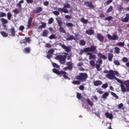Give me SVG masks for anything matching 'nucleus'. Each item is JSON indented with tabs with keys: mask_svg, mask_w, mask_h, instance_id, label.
<instances>
[{
	"mask_svg": "<svg viewBox=\"0 0 129 129\" xmlns=\"http://www.w3.org/2000/svg\"><path fill=\"white\" fill-rule=\"evenodd\" d=\"M103 72L105 74L108 73L107 75H106V77H107L108 79H110V80L111 79L113 75H116V76H118L119 75L118 72L116 71H113L112 70H110L109 71L105 70Z\"/></svg>",
	"mask_w": 129,
	"mask_h": 129,
	"instance_id": "f257e3e1",
	"label": "nucleus"
},
{
	"mask_svg": "<svg viewBox=\"0 0 129 129\" xmlns=\"http://www.w3.org/2000/svg\"><path fill=\"white\" fill-rule=\"evenodd\" d=\"M52 72L55 74H56L57 75H58V76H60V77L61 76H63V77L64 78V79H68V80H70V78L67 76V73L66 72L63 71H59V70L56 69L55 68H54L52 69Z\"/></svg>",
	"mask_w": 129,
	"mask_h": 129,
	"instance_id": "f03ea898",
	"label": "nucleus"
},
{
	"mask_svg": "<svg viewBox=\"0 0 129 129\" xmlns=\"http://www.w3.org/2000/svg\"><path fill=\"white\" fill-rule=\"evenodd\" d=\"M87 78H88V75L86 73H80L79 76L76 77V79L79 80V81H81V82H85Z\"/></svg>",
	"mask_w": 129,
	"mask_h": 129,
	"instance_id": "7ed1b4c3",
	"label": "nucleus"
},
{
	"mask_svg": "<svg viewBox=\"0 0 129 129\" xmlns=\"http://www.w3.org/2000/svg\"><path fill=\"white\" fill-rule=\"evenodd\" d=\"M56 21H57V23H58L59 27H60L59 28V31L60 33H62V34H66V30L64 29V28L62 27V21L61 20L60 17L56 18Z\"/></svg>",
	"mask_w": 129,
	"mask_h": 129,
	"instance_id": "20e7f679",
	"label": "nucleus"
},
{
	"mask_svg": "<svg viewBox=\"0 0 129 129\" xmlns=\"http://www.w3.org/2000/svg\"><path fill=\"white\" fill-rule=\"evenodd\" d=\"M66 55H63L61 54L57 55L55 57V59H56V60H58L60 64H65V63L66 62Z\"/></svg>",
	"mask_w": 129,
	"mask_h": 129,
	"instance_id": "39448f33",
	"label": "nucleus"
},
{
	"mask_svg": "<svg viewBox=\"0 0 129 129\" xmlns=\"http://www.w3.org/2000/svg\"><path fill=\"white\" fill-rule=\"evenodd\" d=\"M102 59L101 58H98L97 61H96V68L97 70V71H101V68H100V66L102 64Z\"/></svg>",
	"mask_w": 129,
	"mask_h": 129,
	"instance_id": "423d86ee",
	"label": "nucleus"
},
{
	"mask_svg": "<svg viewBox=\"0 0 129 129\" xmlns=\"http://www.w3.org/2000/svg\"><path fill=\"white\" fill-rule=\"evenodd\" d=\"M86 48L88 52H92L94 54L97 53V48L96 46L91 45L90 47H86Z\"/></svg>",
	"mask_w": 129,
	"mask_h": 129,
	"instance_id": "0eeeda50",
	"label": "nucleus"
},
{
	"mask_svg": "<svg viewBox=\"0 0 129 129\" xmlns=\"http://www.w3.org/2000/svg\"><path fill=\"white\" fill-rule=\"evenodd\" d=\"M58 45L62 48V49H64L65 50L66 52H69L70 51H71V48H70V46H67L65 45L64 44H63L62 43H59Z\"/></svg>",
	"mask_w": 129,
	"mask_h": 129,
	"instance_id": "6e6552de",
	"label": "nucleus"
},
{
	"mask_svg": "<svg viewBox=\"0 0 129 129\" xmlns=\"http://www.w3.org/2000/svg\"><path fill=\"white\" fill-rule=\"evenodd\" d=\"M96 38L99 42H103L104 41V36L101 33H97Z\"/></svg>",
	"mask_w": 129,
	"mask_h": 129,
	"instance_id": "1a4fd4ad",
	"label": "nucleus"
},
{
	"mask_svg": "<svg viewBox=\"0 0 129 129\" xmlns=\"http://www.w3.org/2000/svg\"><path fill=\"white\" fill-rule=\"evenodd\" d=\"M84 5L86 6V7H88L91 9H94V5L92 4V2L89 1H86L84 2Z\"/></svg>",
	"mask_w": 129,
	"mask_h": 129,
	"instance_id": "9d476101",
	"label": "nucleus"
},
{
	"mask_svg": "<svg viewBox=\"0 0 129 129\" xmlns=\"http://www.w3.org/2000/svg\"><path fill=\"white\" fill-rule=\"evenodd\" d=\"M87 54L89 55V60H95V59H96V55L94 54L93 53L87 52Z\"/></svg>",
	"mask_w": 129,
	"mask_h": 129,
	"instance_id": "9b49d317",
	"label": "nucleus"
},
{
	"mask_svg": "<svg viewBox=\"0 0 129 129\" xmlns=\"http://www.w3.org/2000/svg\"><path fill=\"white\" fill-rule=\"evenodd\" d=\"M57 10L58 12H59V13H64V14H68V13H69L68 9L64 8H58Z\"/></svg>",
	"mask_w": 129,
	"mask_h": 129,
	"instance_id": "f8f14e48",
	"label": "nucleus"
},
{
	"mask_svg": "<svg viewBox=\"0 0 129 129\" xmlns=\"http://www.w3.org/2000/svg\"><path fill=\"white\" fill-rule=\"evenodd\" d=\"M43 11V8L38 7L36 8V10H33V13L34 14H39V13H41Z\"/></svg>",
	"mask_w": 129,
	"mask_h": 129,
	"instance_id": "ddd939ff",
	"label": "nucleus"
},
{
	"mask_svg": "<svg viewBox=\"0 0 129 129\" xmlns=\"http://www.w3.org/2000/svg\"><path fill=\"white\" fill-rule=\"evenodd\" d=\"M68 38H67V41H72V40H75V37L73 35H71L68 33L67 35Z\"/></svg>",
	"mask_w": 129,
	"mask_h": 129,
	"instance_id": "4468645a",
	"label": "nucleus"
},
{
	"mask_svg": "<svg viewBox=\"0 0 129 129\" xmlns=\"http://www.w3.org/2000/svg\"><path fill=\"white\" fill-rule=\"evenodd\" d=\"M115 75H113V76L112 77V78H111L110 80H113V79H114L115 80H116L118 83H120V84H122V81H121V80H119V79L116 78Z\"/></svg>",
	"mask_w": 129,
	"mask_h": 129,
	"instance_id": "2eb2a0df",
	"label": "nucleus"
},
{
	"mask_svg": "<svg viewBox=\"0 0 129 129\" xmlns=\"http://www.w3.org/2000/svg\"><path fill=\"white\" fill-rule=\"evenodd\" d=\"M115 75H113V76L112 77V78H111L110 80H113V79H114L115 80H116L118 83H120V84H122V81H121V80H119V79L116 78Z\"/></svg>",
	"mask_w": 129,
	"mask_h": 129,
	"instance_id": "dca6fc26",
	"label": "nucleus"
},
{
	"mask_svg": "<svg viewBox=\"0 0 129 129\" xmlns=\"http://www.w3.org/2000/svg\"><path fill=\"white\" fill-rule=\"evenodd\" d=\"M93 83L95 86H100V85H102V82L100 80L94 81Z\"/></svg>",
	"mask_w": 129,
	"mask_h": 129,
	"instance_id": "f3484780",
	"label": "nucleus"
},
{
	"mask_svg": "<svg viewBox=\"0 0 129 129\" xmlns=\"http://www.w3.org/2000/svg\"><path fill=\"white\" fill-rule=\"evenodd\" d=\"M32 22H33V18L29 17V18L28 19V23H27V28L28 29L31 27Z\"/></svg>",
	"mask_w": 129,
	"mask_h": 129,
	"instance_id": "a211bd4d",
	"label": "nucleus"
},
{
	"mask_svg": "<svg viewBox=\"0 0 129 129\" xmlns=\"http://www.w3.org/2000/svg\"><path fill=\"white\" fill-rule=\"evenodd\" d=\"M128 20H129V14H126V16L125 17V18L121 19L122 22H123L124 23H127V22H128Z\"/></svg>",
	"mask_w": 129,
	"mask_h": 129,
	"instance_id": "6ab92c4d",
	"label": "nucleus"
},
{
	"mask_svg": "<svg viewBox=\"0 0 129 129\" xmlns=\"http://www.w3.org/2000/svg\"><path fill=\"white\" fill-rule=\"evenodd\" d=\"M86 34L87 35H89L90 36H91L94 34V31L92 29H88L85 32Z\"/></svg>",
	"mask_w": 129,
	"mask_h": 129,
	"instance_id": "aec40b11",
	"label": "nucleus"
},
{
	"mask_svg": "<svg viewBox=\"0 0 129 129\" xmlns=\"http://www.w3.org/2000/svg\"><path fill=\"white\" fill-rule=\"evenodd\" d=\"M98 56L99 57V58L103 59V60H106V59H107V57L101 53H99Z\"/></svg>",
	"mask_w": 129,
	"mask_h": 129,
	"instance_id": "412c9836",
	"label": "nucleus"
},
{
	"mask_svg": "<svg viewBox=\"0 0 129 129\" xmlns=\"http://www.w3.org/2000/svg\"><path fill=\"white\" fill-rule=\"evenodd\" d=\"M105 115L106 116V117L107 118H109V119H112L113 118V116L112 115V114H109L108 112H107L105 113Z\"/></svg>",
	"mask_w": 129,
	"mask_h": 129,
	"instance_id": "4be33fe9",
	"label": "nucleus"
},
{
	"mask_svg": "<svg viewBox=\"0 0 129 129\" xmlns=\"http://www.w3.org/2000/svg\"><path fill=\"white\" fill-rule=\"evenodd\" d=\"M67 66L71 70L73 69V63L71 61H68L67 62Z\"/></svg>",
	"mask_w": 129,
	"mask_h": 129,
	"instance_id": "5701e85b",
	"label": "nucleus"
},
{
	"mask_svg": "<svg viewBox=\"0 0 129 129\" xmlns=\"http://www.w3.org/2000/svg\"><path fill=\"white\" fill-rule=\"evenodd\" d=\"M30 41H31L30 37H25V40L22 41L21 44H26V43H30Z\"/></svg>",
	"mask_w": 129,
	"mask_h": 129,
	"instance_id": "b1692460",
	"label": "nucleus"
},
{
	"mask_svg": "<svg viewBox=\"0 0 129 129\" xmlns=\"http://www.w3.org/2000/svg\"><path fill=\"white\" fill-rule=\"evenodd\" d=\"M120 87H121V91H122V92H123V93H124V92H126V91H127V89L125 88V87L124 86V85L121 84Z\"/></svg>",
	"mask_w": 129,
	"mask_h": 129,
	"instance_id": "393cba45",
	"label": "nucleus"
},
{
	"mask_svg": "<svg viewBox=\"0 0 129 129\" xmlns=\"http://www.w3.org/2000/svg\"><path fill=\"white\" fill-rule=\"evenodd\" d=\"M123 84L125 85L126 88H128L127 89V91H128L129 92V80L125 81Z\"/></svg>",
	"mask_w": 129,
	"mask_h": 129,
	"instance_id": "a878e982",
	"label": "nucleus"
},
{
	"mask_svg": "<svg viewBox=\"0 0 129 129\" xmlns=\"http://www.w3.org/2000/svg\"><path fill=\"white\" fill-rule=\"evenodd\" d=\"M113 58V54L112 53L108 54V59L110 62H111V61H112Z\"/></svg>",
	"mask_w": 129,
	"mask_h": 129,
	"instance_id": "bb28decb",
	"label": "nucleus"
},
{
	"mask_svg": "<svg viewBox=\"0 0 129 129\" xmlns=\"http://www.w3.org/2000/svg\"><path fill=\"white\" fill-rule=\"evenodd\" d=\"M114 49L116 54H119L120 53V48L119 47L115 46Z\"/></svg>",
	"mask_w": 129,
	"mask_h": 129,
	"instance_id": "cd10ccee",
	"label": "nucleus"
},
{
	"mask_svg": "<svg viewBox=\"0 0 129 129\" xmlns=\"http://www.w3.org/2000/svg\"><path fill=\"white\" fill-rule=\"evenodd\" d=\"M109 96V93H108V92H105L102 96V98H103V99H106V98H107V97Z\"/></svg>",
	"mask_w": 129,
	"mask_h": 129,
	"instance_id": "c85d7f7f",
	"label": "nucleus"
},
{
	"mask_svg": "<svg viewBox=\"0 0 129 129\" xmlns=\"http://www.w3.org/2000/svg\"><path fill=\"white\" fill-rule=\"evenodd\" d=\"M31 48L30 47H26L24 49V52L26 53L27 54H29V53H31Z\"/></svg>",
	"mask_w": 129,
	"mask_h": 129,
	"instance_id": "c756f323",
	"label": "nucleus"
},
{
	"mask_svg": "<svg viewBox=\"0 0 129 129\" xmlns=\"http://www.w3.org/2000/svg\"><path fill=\"white\" fill-rule=\"evenodd\" d=\"M81 22L83 24H87L88 23V20L85 19L84 17L81 19Z\"/></svg>",
	"mask_w": 129,
	"mask_h": 129,
	"instance_id": "7c9ffc66",
	"label": "nucleus"
},
{
	"mask_svg": "<svg viewBox=\"0 0 129 129\" xmlns=\"http://www.w3.org/2000/svg\"><path fill=\"white\" fill-rule=\"evenodd\" d=\"M66 25L67 27H68L69 28V27L72 28L73 27H75V25H74V24H73L72 23L67 22Z\"/></svg>",
	"mask_w": 129,
	"mask_h": 129,
	"instance_id": "2f4dec72",
	"label": "nucleus"
},
{
	"mask_svg": "<svg viewBox=\"0 0 129 129\" xmlns=\"http://www.w3.org/2000/svg\"><path fill=\"white\" fill-rule=\"evenodd\" d=\"M10 31L13 36H15L16 35V31H15V27H12Z\"/></svg>",
	"mask_w": 129,
	"mask_h": 129,
	"instance_id": "473e14b6",
	"label": "nucleus"
},
{
	"mask_svg": "<svg viewBox=\"0 0 129 129\" xmlns=\"http://www.w3.org/2000/svg\"><path fill=\"white\" fill-rule=\"evenodd\" d=\"M87 49L86 47H85L84 49H81L79 53L80 55H82L84 52L87 53L88 51L87 50Z\"/></svg>",
	"mask_w": 129,
	"mask_h": 129,
	"instance_id": "72a5a7b5",
	"label": "nucleus"
},
{
	"mask_svg": "<svg viewBox=\"0 0 129 129\" xmlns=\"http://www.w3.org/2000/svg\"><path fill=\"white\" fill-rule=\"evenodd\" d=\"M1 22L2 23V25H6V24H8V20L5 18L1 19Z\"/></svg>",
	"mask_w": 129,
	"mask_h": 129,
	"instance_id": "f704fd0d",
	"label": "nucleus"
},
{
	"mask_svg": "<svg viewBox=\"0 0 129 129\" xmlns=\"http://www.w3.org/2000/svg\"><path fill=\"white\" fill-rule=\"evenodd\" d=\"M111 95L113 96L115 98V99H118V98H119L118 96H117L116 94H115V93L113 92H111Z\"/></svg>",
	"mask_w": 129,
	"mask_h": 129,
	"instance_id": "c9c22d12",
	"label": "nucleus"
},
{
	"mask_svg": "<svg viewBox=\"0 0 129 129\" xmlns=\"http://www.w3.org/2000/svg\"><path fill=\"white\" fill-rule=\"evenodd\" d=\"M48 30H45L43 31V33H42V36L43 37H47L48 36Z\"/></svg>",
	"mask_w": 129,
	"mask_h": 129,
	"instance_id": "e433bc0d",
	"label": "nucleus"
},
{
	"mask_svg": "<svg viewBox=\"0 0 129 129\" xmlns=\"http://www.w3.org/2000/svg\"><path fill=\"white\" fill-rule=\"evenodd\" d=\"M80 45H81V46H85V45H86V42H85L84 40L82 39L80 41Z\"/></svg>",
	"mask_w": 129,
	"mask_h": 129,
	"instance_id": "4c0bfd02",
	"label": "nucleus"
},
{
	"mask_svg": "<svg viewBox=\"0 0 129 129\" xmlns=\"http://www.w3.org/2000/svg\"><path fill=\"white\" fill-rule=\"evenodd\" d=\"M1 34L2 36H3V37H5V38L8 37V36H9V34H8L5 31H2L1 32Z\"/></svg>",
	"mask_w": 129,
	"mask_h": 129,
	"instance_id": "58836bf2",
	"label": "nucleus"
},
{
	"mask_svg": "<svg viewBox=\"0 0 129 129\" xmlns=\"http://www.w3.org/2000/svg\"><path fill=\"white\" fill-rule=\"evenodd\" d=\"M82 97V96L81 95V93H77V98H78V99L80 100ZM82 98H84V97H82Z\"/></svg>",
	"mask_w": 129,
	"mask_h": 129,
	"instance_id": "ea45409f",
	"label": "nucleus"
},
{
	"mask_svg": "<svg viewBox=\"0 0 129 129\" xmlns=\"http://www.w3.org/2000/svg\"><path fill=\"white\" fill-rule=\"evenodd\" d=\"M42 25L39 26V29H43L46 28V24L44 22H41Z\"/></svg>",
	"mask_w": 129,
	"mask_h": 129,
	"instance_id": "a19ab883",
	"label": "nucleus"
},
{
	"mask_svg": "<svg viewBox=\"0 0 129 129\" xmlns=\"http://www.w3.org/2000/svg\"><path fill=\"white\" fill-rule=\"evenodd\" d=\"M112 40H113V41H115V40H118V36L115 34H114L112 36Z\"/></svg>",
	"mask_w": 129,
	"mask_h": 129,
	"instance_id": "79ce46f5",
	"label": "nucleus"
},
{
	"mask_svg": "<svg viewBox=\"0 0 129 129\" xmlns=\"http://www.w3.org/2000/svg\"><path fill=\"white\" fill-rule=\"evenodd\" d=\"M13 13H14V15H18V14H20V10L16 8L15 9L13 10Z\"/></svg>",
	"mask_w": 129,
	"mask_h": 129,
	"instance_id": "37998d69",
	"label": "nucleus"
},
{
	"mask_svg": "<svg viewBox=\"0 0 129 129\" xmlns=\"http://www.w3.org/2000/svg\"><path fill=\"white\" fill-rule=\"evenodd\" d=\"M54 52H55V50L51 48L48 51V54H50V55H52L54 53Z\"/></svg>",
	"mask_w": 129,
	"mask_h": 129,
	"instance_id": "c03bdc74",
	"label": "nucleus"
},
{
	"mask_svg": "<svg viewBox=\"0 0 129 129\" xmlns=\"http://www.w3.org/2000/svg\"><path fill=\"white\" fill-rule=\"evenodd\" d=\"M87 102H88V104L89 105H90V106H91V107H92V106H93V103H92V102H91L90 99H87Z\"/></svg>",
	"mask_w": 129,
	"mask_h": 129,
	"instance_id": "a18cd8bd",
	"label": "nucleus"
},
{
	"mask_svg": "<svg viewBox=\"0 0 129 129\" xmlns=\"http://www.w3.org/2000/svg\"><path fill=\"white\" fill-rule=\"evenodd\" d=\"M74 85H79L80 84V81H74L72 82Z\"/></svg>",
	"mask_w": 129,
	"mask_h": 129,
	"instance_id": "49530a36",
	"label": "nucleus"
},
{
	"mask_svg": "<svg viewBox=\"0 0 129 129\" xmlns=\"http://www.w3.org/2000/svg\"><path fill=\"white\" fill-rule=\"evenodd\" d=\"M113 63L115 65H116L117 66H119V65H120V62H119V61H118V60H114Z\"/></svg>",
	"mask_w": 129,
	"mask_h": 129,
	"instance_id": "de8ad7c7",
	"label": "nucleus"
},
{
	"mask_svg": "<svg viewBox=\"0 0 129 129\" xmlns=\"http://www.w3.org/2000/svg\"><path fill=\"white\" fill-rule=\"evenodd\" d=\"M116 46H119V47H122L124 46V42H118L117 43Z\"/></svg>",
	"mask_w": 129,
	"mask_h": 129,
	"instance_id": "09e8293b",
	"label": "nucleus"
},
{
	"mask_svg": "<svg viewBox=\"0 0 129 129\" xmlns=\"http://www.w3.org/2000/svg\"><path fill=\"white\" fill-rule=\"evenodd\" d=\"M89 63L92 67H93V66H95V61H94V60H91Z\"/></svg>",
	"mask_w": 129,
	"mask_h": 129,
	"instance_id": "8fccbe9b",
	"label": "nucleus"
},
{
	"mask_svg": "<svg viewBox=\"0 0 129 129\" xmlns=\"http://www.w3.org/2000/svg\"><path fill=\"white\" fill-rule=\"evenodd\" d=\"M12 13L11 12H8L7 14V18L8 19V20H11V19L12 18Z\"/></svg>",
	"mask_w": 129,
	"mask_h": 129,
	"instance_id": "3c124183",
	"label": "nucleus"
},
{
	"mask_svg": "<svg viewBox=\"0 0 129 129\" xmlns=\"http://www.w3.org/2000/svg\"><path fill=\"white\" fill-rule=\"evenodd\" d=\"M70 7H71L70 4L68 3H66L64 4L63 8L66 9V8H68V9H70Z\"/></svg>",
	"mask_w": 129,
	"mask_h": 129,
	"instance_id": "603ef678",
	"label": "nucleus"
},
{
	"mask_svg": "<svg viewBox=\"0 0 129 129\" xmlns=\"http://www.w3.org/2000/svg\"><path fill=\"white\" fill-rule=\"evenodd\" d=\"M113 19V17L112 16H108L105 19V21H111Z\"/></svg>",
	"mask_w": 129,
	"mask_h": 129,
	"instance_id": "864d4df0",
	"label": "nucleus"
},
{
	"mask_svg": "<svg viewBox=\"0 0 129 129\" xmlns=\"http://www.w3.org/2000/svg\"><path fill=\"white\" fill-rule=\"evenodd\" d=\"M107 87H108V84L107 83H105L102 85V88H103L104 89H106Z\"/></svg>",
	"mask_w": 129,
	"mask_h": 129,
	"instance_id": "5fc2aeb1",
	"label": "nucleus"
},
{
	"mask_svg": "<svg viewBox=\"0 0 129 129\" xmlns=\"http://www.w3.org/2000/svg\"><path fill=\"white\" fill-rule=\"evenodd\" d=\"M53 22H54V19H53V18H49V19L48 20L49 25H51V24H52Z\"/></svg>",
	"mask_w": 129,
	"mask_h": 129,
	"instance_id": "6e6d98bb",
	"label": "nucleus"
},
{
	"mask_svg": "<svg viewBox=\"0 0 129 129\" xmlns=\"http://www.w3.org/2000/svg\"><path fill=\"white\" fill-rule=\"evenodd\" d=\"M52 14L54 15L55 16H59L60 15V13L59 11H54L52 12Z\"/></svg>",
	"mask_w": 129,
	"mask_h": 129,
	"instance_id": "4d7b16f0",
	"label": "nucleus"
},
{
	"mask_svg": "<svg viewBox=\"0 0 129 129\" xmlns=\"http://www.w3.org/2000/svg\"><path fill=\"white\" fill-rule=\"evenodd\" d=\"M52 66L55 68H60V66L55 62L52 63Z\"/></svg>",
	"mask_w": 129,
	"mask_h": 129,
	"instance_id": "13d9d810",
	"label": "nucleus"
},
{
	"mask_svg": "<svg viewBox=\"0 0 129 129\" xmlns=\"http://www.w3.org/2000/svg\"><path fill=\"white\" fill-rule=\"evenodd\" d=\"M112 10H113V7H112V6H110L109 8L107 9V13H109L111 12Z\"/></svg>",
	"mask_w": 129,
	"mask_h": 129,
	"instance_id": "bf43d9fd",
	"label": "nucleus"
},
{
	"mask_svg": "<svg viewBox=\"0 0 129 129\" xmlns=\"http://www.w3.org/2000/svg\"><path fill=\"white\" fill-rule=\"evenodd\" d=\"M55 36L54 34H51V35L49 37V39L50 40H53V39H55Z\"/></svg>",
	"mask_w": 129,
	"mask_h": 129,
	"instance_id": "052dcab7",
	"label": "nucleus"
},
{
	"mask_svg": "<svg viewBox=\"0 0 129 129\" xmlns=\"http://www.w3.org/2000/svg\"><path fill=\"white\" fill-rule=\"evenodd\" d=\"M19 30L20 31H21V32H23V31L25 30V26L23 25L20 26L19 27Z\"/></svg>",
	"mask_w": 129,
	"mask_h": 129,
	"instance_id": "680f3d73",
	"label": "nucleus"
},
{
	"mask_svg": "<svg viewBox=\"0 0 129 129\" xmlns=\"http://www.w3.org/2000/svg\"><path fill=\"white\" fill-rule=\"evenodd\" d=\"M122 107H123V104L122 103H121L118 105V109H121Z\"/></svg>",
	"mask_w": 129,
	"mask_h": 129,
	"instance_id": "e2e57ef3",
	"label": "nucleus"
},
{
	"mask_svg": "<svg viewBox=\"0 0 129 129\" xmlns=\"http://www.w3.org/2000/svg\"><path fill=\"white\" fill-rule=\"evenodd\" d=\"M122 62H126L127 61H128V59L126 57H124L122 59Z\"/></svg>",
	"mask_w": 129,
	"mask_h": 129,
	"instance_id": "0e129e2a",
	"label": "nucleus"
},
{
	"mask_svg": "<svg viewBox=\"0 0 129 129\" xmlns=\"http://www.w3.org/2000/svg\"><path fill=\"white\" fill-rule=\"evenodd\" d=\"M6 13H4V12H1L0 13V17L1 18H3L4 17H6Z\"/></svg>",
	"mask_w": 129,
	"mask_h": 129,
	"instance_id": "69168bd1",
	"label": "nucleus"
},
{
	"mask_svg": "<svg viewBox=\"0 0 129 129\" xmlns=\"http://www.w3.org/2000/svg\"><path fill=\"white\" fill-rule=\"evenodd\" d=\"M46 48H52V45L50 43H46L45 44Z\"/></svg>",
	"mask_w": 129,
	"mask_h": 129,
	"instance_id": "338daca9",
	"label": "nucleus"
},
{
	"mask_svg": "<svg viewBox=\"0 0 129 129\" xmlns=\"http://www.w3.org/2000/svg\"><path fill=\"white\" fill-rule=\"evenodd\" d=\"M43 5H44V6L48 7V6H49V2L45 1V2H43Z\"/></svg>",
	"mask_w": 129,
	"mask_h": 129,
	"instance_id": "774afa93",
	"label": "nucleus"
}]
</instances>
